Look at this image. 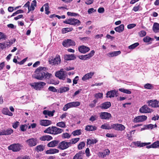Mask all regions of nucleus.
Segmentation results:
<instances>
[{
  "instance_id": "59",
  "label": "nucleus",
  "mask_w": 159,
  "mask_h": 159,
  "mask_svg": "<svg viewBox=\"0 0 159 159\" xmlns=\"http://www.w3.org/2000/svg\"><path fill=\"white\" fill-rule=\"evenodd\" d=\"M19 124V122L18 121H16V122L13 123L12 126L13 128L16 129L17 128Z\"/></svg>"
},
{
  "instance_id": "11",
  "label": "nucleus",
  "mask_w": 159,
  "mask_h": 159,
  "mask_svg": "<svg viewBox=\"0 0 159 159\" xmlns=\"http://www.w3.org/2000/svg\"><path fill=\"white\" fill-rule=\"evenodd\" d=\"M106 97L110 98H113L115 97H117L118 95V91L115 89L108 91Z\"/></svg>"
},
{
  "instance_id": "40",
  "label": "nucleus",
  "mask_w": 159,
  "mask_h": 159,
  "mask_svg": "<svg viewBox=\"0 0 159 159\" xmlns=\"http://www.w3.org/2000/svg\"><path fill=\"white\" fill-rule=\"evenodd\" d=\"M44 147L42 145L37 146L35 148L36 150L38 152H41L43 151L44 149Z\"/></svg>"
},
{
  "instance_id": "13",
  "label": "nucleus",
  "mask_w": 159,
  "mask_h": 159,
  "mask_svg": "<svg viewBox=\"0 0 159 159\" xmlns=\"http://www.w3.org/2000/svg\"><path fill=\"white\" fill-rule=\"evenodd\" d=\"M147 118V116H139L133 119V122L136 123L142 122L145 120Z\"/></svg>"
},
{
  "instance_id": "1",
  "label": "nucleus",
  "mask_w": 159,
  "mask_h": 159,
  "mask_svg": "<svg viewBox=\"0 0 159 159\" xmlns=\"http://www.w3.org/2000/svg\"><path fill=\"white\" fill-rule=\"evenodd\" d=\"M46 68L40 67L35 71L34 78L38 80H43L44 79H49L52 75L45 71Z\"/></svg>"
},
{
  "instance_id": "3",
  "label": "nucleus",
  "mask_w": 159,
  "mask_h": 159,
  "mask_svg": "<svg viewBox=\"0 0 159 159\" xmlns=\"http://www.w3.org/2000/svg\"><path fill=\"white\" fill-rule=\"evenodd\" d=\"M63 131L62 129L56 126L49 127L44 131V132L48 134L57 135L60 134Z\"/></svg>"
},
{
  "instance_id": "5",
  "label": "nucleus",
  "mask_w": 159,
  "mask_h": 159,
  "mask_svg": "<svg viewBox=\"0 0 159 159\" xmlns=\"http://www.w3.org/2000/svg\"><path fill=\"white\" fill-rule=\"evenodd\" d=\"M46 84L44 82H39L30 84V85L35 89L40 90Z\"/></svg>"
},
{
  "instance_id": "29",
  "label": "nucleus",
  "mask_w": 159,
  "mask_h": 159,
  "mask_svg": "<svg viewBox=\"0 0 159 159\" xmlns=\"http://www.w3.org/2000/svg\"><path fill=\"white\" fill-rule=\"evenodd\" d=\"M36 1L35 0H33L31 3L30 7H29V11L28 13L30 12V11H34V10L35 7L36 6Z\"/></svg>"
},
{
  "instance_id": "15",
  "label": "nucleus",
  "mask_w": 159,
  "mask_h": 159,
  "mask_svg": "<svg viewBox=\"0 0 159 159\" xmlns=\"http://www.w3.org/2000/svg\"><path fill=\"white\" fill-rule=\"evenodd\" d=\"M148 104V106L152 107H159V101L156 100H150L147 102Z\"/></svg>"
},
{
  "instance_id": "44",
  "label": "nucleus",
  "mask_w": 159,
  "mask_h": 159,
  "mask_svg": "<svg viewBox=\"0 0 159 159\" xmlns=\"http://www.w3.org/2000/svg\"><path fill=\"white\" fill-rule=\"evenodd\" d=\"M73 30L72 28H63L62 30V32L63 34H65L67 32Z\"/></svg>"
},
{
  "instance_id": "58",
  "label": "nucleus",
  "mask_w": 159,
  "mask_h": 159,
  "mask_svg": "<svg viewBox=\"0 0 159 159\" xmlns=\"http://www.w3.org/2000/svg\"><path fill=\"white\" fill-rule=\"evenodd\" d=\"M48 89L49 91L53 92H56L57 91V90L53 86H50L48 88Z\"/></svg>"
},
{
  "instance_id": "36",
  "label": "nucleus",
  "mask_w": 159,
  "mask_h": 159,
  "mask_svg": "<svg viewBox=\"0 0 159 159\" xmlns=\"http://www.w3.org/2000/svg\"><path fill=\"white\" fill-rule=\"evenodd\" d=\"M98 141L96 139H87V143L88 145L94 144L98 142Z\"/></svg>"
},
{
  "instance_id": "28",
  "label": "nucleus",
  "mask_w": 159,
  "mask_h": 159,
  "mask_svg": "<svg viewBox=\"0 0 159 159\" xmlns=\"http://www.w3.org/2000/svg\"><path fill=\"white\" fill-rule=\"evenodd\" d=\"M152 30L155 33L159 32V24L154 23L152 27Z\"/></svg>"
},
{
  "instance_id": "61",
  "label": "nucleus",
  "mask_w": 159,
  "mask_h": 159,
  "mask_svg": "<svg viewBox=\"0 0 159 159\" xmlns=\"http://www.w3.org/2000/svg\"><path fill=\"white\" fill-rule=\"evenodd\" d=\"M96 10L93 8H91L88 9V12L89 14H90L96 11Z\"/></svg>"
},
{
  "instance_id": "64",
  "label": "nucleus",
  "mask_w": 159,
  "mask_h": 159,
  "mask_svg": "<svg viewBox=\"0 0 159 159\" xmlns=\"http://www.w3.org/2000/svg\"><path fill=\"white\" fill-rule=\"evenodd\" d=\"M17 159H30L29 157L25 156L24 157H17Z\"/></svg>"
},
{
  "instance_id": "21",
  "label": "nucleus",
  "mask_w": 159,
  "mask_h": 159,
  "mask_svg": "<svg viewBox=\"0 0 159 159\" xmlns=\"http://www.w3.org/2000/svg\"><path fill=\"white\" fill-rule=\"evenodd\" d=\"M94 74V72H91L85 74L82 78V80L84 81L91 78Z\"/></svg>"
},
{
  "instance_id": "54",
  "label": "nucleus",
  "mask_w": 159,
  "mask_h": 159,
  "mask_svg": "<svg viewBox=\"0 0 159 159\" xmlns=\"http://www.w3.org/2000/svg\"><path fill=\"white\" fill-rule=\"evenodd\" d=\"M95 97L97 99L102 98H103V93H97L95 94Z\"/></svg>"
},
{
  "instance_id": "51",
  "label": "nucleus",
  "mask_w": 159,
  "mask_h": 159,
  "mask_svg": "<svg viewBox=\"0 0 159 159\" xmlns=\"http://www.w3.org/2000/svg\"><path fill=\"white\" fill-rule=\"evenodd\" d=\"M98 116L96 115L92 116L89 119V120L93 122L98 119Z\"/></svg>"
},
{
  "instance_id": "14",
  "label": "nucleus",
  "mask_w": 159,
  "mask_h": 159,
  "mask_svg": "<svg viewBox=\"0 0 159 159\" xmlns=\"http://www.w3.org/2000/svg\"><path fill=\"white\" fill-rule=\"evenodd\" d=\"M75 43L73 40L70 39L65 40L62 42L63 45L65 47H68L70 46H74Z\"/></svg>"
},
{
  "instance_id": "56",
  "label": "nucleus",
  "mask_w": 159,
  "mask_h": 159,
  "mask_svg": "<svg viewBox=\"0 0 159 159\" xmlns=\"http://www.w3.org/2000/svg\"><path fill=\"white\" fill-rule=\"evenodd\" d=\"M67 15L69 16H79V14L77 13L74 12H67Z\"/></svg>"
},
{
  "instance_id": "50",
  "label": "nucleus",
  "mask_w": 159,
  "mask_h": 159,
  "mask_svg": "<svg viewBox=\"0 0 159 159\" xmlns=\"http://www.w3.org/2000/svg\"><path fill=\"white\" fill-rule=\"evenodd\" d=\"M73 107H75L79 106L80 105V102H71Z\"/></svg>"
},
{
  "instance_id": "43",
  "label": "nucleus",
  "mask_w": 159,
  "mask_h": 159,
  "mask_svg": "<svg viewBox=\"0 0 159 159\" xmlns=\"http://www.w3.org/2000/svg\"><path fill=\"white\" fill-rule=\"evenodd\" d=\"M81 129H77L72 132V134L74 136L80 135L81 134Z\"/></svg>"
},
{
  "instance_id": "34",
  "label": "nucleus",
  "mask_w": 159,
  "mask_h": 159,
  "mask_svg": "<svg viewBox=\"0 0 159 159\" xmlns=\"http://www.w3.org/2000/svg\"><path fill=\"white\" fill-rule=\"evenodd\" d=\"M115 30L116 32L120 33L122 32L124 30V25L123 24H121L119 26L116 27Z\"/></svg>"
},
{
  "instance_id": "49",
  "label": "nucleus",
  "mask_w": 159,
  "mask_h": 159,
  "mask_svg": "<svg viewBox=\"0 0 159 159\" xmlns=\"http://www.w3.org/2000/svg\"><path fill=\"white\" fill-rule=\"evenodd\" d=\"M70 136L71 135L67 133H63L62 135V137L64 139H68L70 138Z\"/></svg>"
},
{
  "instance_id": "48",
  "label": "nucleus",
  "mask_w": 159,
  "mask_h": 159,
  "mask_svg": "<svg viewBox=\"0 0 159 159\" xmlns=\"http://www.w3.org/2000/svg\"><path fill=\"white\" fill-rule=\"evenodd\" d=\"M85 146V143L84 142L80 143L78 145V148L80 150L82 149Z\"/></svg>"
},
{
  "instance_id": "53",
  "label": "nucleus",
  "mask_w": 159,
  "mask_h": 159,
  "mask_svg": "<svg viewBox=\"0 0 159 159\" xmlns=\"http://www.w3.org/2000/svg\"><path fill=\"white\" fill-rule=\"evenodd\" d=\"M80 138H77L73 139L71 140L70 143H71V146L72 144H75L79 140H80Z\"/></svg>"
},
{
  "instance_id": "26",
  "label": "nucleus",
  "mask_w": 159,
  "mask_h": 159,
  "mask_svg": "<svg viewBox=\"0 0 159 159\" xmlns=\"http://www.w3.org/2000/svg\"><path fill=\"white\" fill-rule=\"evenodd\" d=\"M64 58L65 60L68 61L71 60H74L75 59L76 57L74 54L66 55L64 56Z\"/></svg>"
},
{
  "instance_id": "39",
  "label": "nucleus",
  "mask_w": 159,
  "mask_h": 159,
  "mask_svg": "<svg viewBox=\"0 0 159 159\" xmlns=\"http://www.w3.org/2000/svg\"><path fill=\"white\" fill-rule=\"evenodd\" d=\"M144 87L145 89H152L154 88L153 85L149 83L145 84Z\"/></svg>"
},
{
  "instance_id": "10",
  "label": "nucleus",
  "mask_w": 159,
  "mask_h": 159,
  "mask_svg": "<svg viewBox=\"0 0 159 159\" xmlns=\"http://www.w3.org/2000/svg\"><path fill=\"white\" fill-rule=\"evenodd\" d=\"M61 61V59L59 55H57L53 59H51L49 61V64L52 65H57L60 64Z\"/></svg>"
},
{
  "instance_id": "52",
  "label": "nucleus",
  "mask_w": 159,
  "mask_h": 159,
  "mask_svg": "<svg viewBox=\"0 0 159 159\" xmlns=\"http://www.w3.org/2000/svg\"><path fill=\"white\" fill-rule=\"evenodd\" d=\"M139 45V43H135L129 46V49H134L135 47L138 46Z\"/></svg>"
},
{
  "instance_id": "37",
  "label": "nucleus",
  "mask_w": 159,
  "mask_h": 159,
  "mask_svg": "<svg viewBox=\"0 0 159 159\" xmlns=\"http://www.w3.org/2000/svg\"><path fill=\"white\" fill-rule=\"evenodd\" d=\"M119 90L121 92L128 94H130L131 93V91L129 90L125 89L124 88H120Z\"/></svg>"
},
{
  "instance_id": "9",
  "label": "nucleus",
  "mask_w": 159,
  "mask_h": 159,
  "mask_svg": "<svg viewBox=\"0 0 159 159\" xmlns=\"http://www.w3.org/2000/svg\"><path fill=\"white\" fill-rule=\"evenodd\" d=\"M55 76L60 79L65 80L66 76L64 69H61L60 70L57 71L55 73Z\"/></svg>"
},
{
  "instance_id": "6",
  "label": "nucleus",
  "mask_w": 159,
  "mask_h": 159,
  "mask_svg": "<svg viewBox=\"0 0 159 159\" xmlns=\"http://www.w3.org/2000/svg\"><path fill=\"white\" fill-rule=\"evenodd\" d=\"M22 146L20 143H14L8 147V148L9 150H11L14 152H17L20 151Z\"/></svg>"
},
{
  "instance_id": "33",
  "label": "nucleus",
  "mask_w": 159,
  "mask_h": 159,
  "mask_svg": "<svg viewBox=\"0 0 159 159\" xmlns=\"http://www.w3.org/2000/svg\"><path fill=\"white\" fill-rule=\"evenodd\" d=\"M2 113L5 115L12 116H13V113L11 112L8 108H4L2 110Z\"/></svg>"
},
{
  "instance_id": "23",
  "label": "nucleus",
  "mask_w": 159,
  "mask_h": 159,
  "mask_svg": "<svg viewBox=\"0 0 159 159\" xmlns=\"http://www.w3.org/2000/svg\"><path fill=\"white\" fill-rule=\"evenodd\" d=\"M121 52L120 50L117 51H114L108 53L107 54V56L109 57H113L117 56L120 54Z\"/></svg>"
},
{
  "instance_id": "45",
  "label": "nucleus",
  "mask_w": 159,
  "mask_h": 159,
  "mask_svg": "<svg viewBox=\"0 0 159 159\" xmlns=\"http://www.w3.org/2000/svg\"><path fill=\"white\" fill-rule=\"evenodd\" d=\"M69 89L68 87H62L60 88V93H62L63 92H66L67 91H68Z\"/></svg>"
},
{
  "instance_id": "42",
  "label": "nucleus",
  "mask_w": 159,
  "mask_h": 159,
  "mask_svg": "<svg viewBox=\"0 0 159 159\" xmlns=\"http://www.w3.org/2000/svg\"><path fill=\"white\" fill-rule=\"evenodd\" d=\"M110 153V151L108 149L105 150L102 153L101 156L102 157H104L106 156L107 155H108Z\"/></svg>"
},
{
  "instance_id": "38",
  "label": "nucleus",
  "mask_w": 159,
  "mask_h": 159,
  "mask_svg": "<svg viewBox=\"0 0 159 159\" xmlns=\"http://www.w3.org/2000/svg\"><path fill=\"white\" fill-rule=\"evenodd\" d=\"M56 125L62 128H65L66 127V122L64 121H61L57 123Z\"/></svg>"
},
{
  "instance_id": "16",
  "label": "nucleus",
  "mask_w": 159,
  "mask_h": 159,
  "mask_svg": "<svg viewBox=\"0 0 159 159\" xmlns=\"http://www.w3.org/2000/svg\"><path fill=\"white\" fill-rule=\"evenodd\" d=\"M95 52L94 50H92L88 54L82 55L79 56L80 59L83 60H86L87 59H89L92 57L94 54Z\"/></svg>"
},
{
  "instance_id": "20",
  "label": "nucleus",
  "mask_w": 159,
  "mask_h": 159,
  "mask_svg": "<svg viewBox=\"0 0 159 159\" xmlns=\"http://www.w3.org/2000/svg\"><path fill=\"white\" fill-rule=\"evenodd\" d=\"M52 123L51 120H42L40 121V125L43 126H48L51 125Z\"/></svg>"
},
{
  "instance_id": "12",
  "label": "nucleus",
  "mask_w": 159,
  "mask_h": 159,
  "mask_svg": "<svg viewBox=\"0 0 159 159\" xmlns=\"http://www.w3.org/2000/svg\"><path fill=\"white\" fill-rule=\"evenodd\" d=\"M153 110L149 108L147 105H144L139 109V111L142 113H149L153 111Z\"/></svg>"
},
{
  "instance_id": "32",
  "label": "nucleus",
  "mask_w": 159,
  "mask_h": 159,
  "mask_svg": "<svg viewBox=\"0 0 159 159\" xmlns=\"http://www.w3.org/2000/svg\"><path fill=\"white\" fill-rule=\"evenodd\" d=\"M97 128L95 126L88 125L86 126L85 130L87 131H93L97 129Z\"/></svg>"
},
{
  "instance_id": "24",
  "label": "nucleus",
  "mask_w": 159,
  "mask_h": 159,
  "mask_svg": "<svg viewBox=\"0 0 159 159\" xmlns=\"http://www.w3.org/2000/svg\"><path fill=\"white\" fill-rule=\"evenodd\" d=\"M52 139V137L49 135L43 136L39 138V139L42 141H50Z\"/></svg>"
},
{
  "instance_id": "2",
  "label": "nucleus",
  "mask_w": 159,
  "mask_h": 159,
  "mask_svg": "<svg viewBox=\"0 0 159 159\" xmlns=\"http://www.w3.org/2000/svg\"><path fill=\"white\" fill-rule=\"evenodd\" d=\"M101 128L103 129H113L116 130L122 131L125 129V126L121 124L106 123L102 125Z\"/></svg>"
},
{
  "instance_id": "4",
  "label": "nucleus",
  "mask_w": 159,
  "mask_h": 159,
  "mask_svg": "<svg viewBox=\"0 0 159 159\" xmlns=\"http://www.w3.org/2000/svg\"><path fill=\"white\" fill-rule=\"evenodd\" d=\"M63 23L74 26H78L80 24L79 20L74 18H70L63 21Z\"/></svg>"
},
{
  "instance_id": "63",
  "label": "nucleus",
  "mask_w": 159,
  "mask_h": 159,
  "mask_svg": "<svg viewBox=\"0 0 159 159\" xmlns=\"http://www.w3.org/2000/svg\"><path fill=\"white\" fill-rule=\"evenodd\" d=\"M79 77L78 76H76L74 79L73 80V85H74V84H76L77 83V81L78 80Z\"/></svg>"
},
{
  "instance_id": "8",
  "label": "nucleus",
  "mask_w": 159,
  "mask_h": 159,
  "mask_svg": "<svg viewBox=\"0 0 159 159\" xmlns=\"http://www.w3.org/2000/svg\"><path fill=\"white\" fill-rule=\"evenodd\" d=\"M26 142L30 147H33L36 146L38 143L37 139L36 138H32L27 140Z\"/></svg>"
},
{
  "instance_id": "19",
  "label": "nucleus",
  "mask_w": 159,
  "mask_h": 159,
  "mask_svg": "<svg viewBox=\"0 0 159 159\" xmlns=\"http://www.w3.org/2000/svg\"><path fill=\"white\" fill-rule=\"evenodd\" d=\"M84 154V152L80 151L74 156L73 159H83V156Z\"/></svg>"
},
{
  "instance_id": "7",
  "label": "nucleus",
  "mask_w": 159,
  "mask_h": 159,
  "mask_svg": "<svg viewBox=\"0 0 159 159\" xmlns=\"http://www.w3.org/2000/svg\"><path fill=\"white\" fill-rule=\"evenodd\" d=\"M70 146H71L70 142H67L63 141L59 144L58 148L61 150H64Z\"/></svg>"
},
{
  "instance_id": "18",
  "label": "nucleus",
  "mask_w": 159,
  "mask_h": 159,
  "mask_svg": "<svg viewBox=\"0 0 159 159\" xmlns=\"http://www.w3.org/2000/svg\"><path fill=\"white\" fill-rule=\"evenodd\" d=\"M100 116L102 119H108L111 117V115L108 113L103 112L101 113Z\"/></svg>"
},
{
  "instance_id": "17",
  "label": "nucleus",
  "mask_w": 159,
  "mask_h": 159,
  "mask_svg": "<svg viewBox=\"0 0 159 159\" xmlns=\"http://www.w3.org/2000/svg\"><path fill=\"white\" fill-rule=\"evenodd\" d=\"M13 131L12 129L9 128L6 130L0 131V135H10L13 133Z\"/></svg>"
},
{
  "instance_id": "47",
  "label": "nucleus",
  "mask_w": 159,
  "mask_h": 159,
  "mask_svg": "<svg viewBox=\"0 0 159 159\" xmlns=\"http://www.w3.org/2000/svg\"><path fill=\"white\" fill-rule=\"evenodd\" d=\"M152 147L153 148H157L159 147V141H157L154 142L152 144Z\"/></svg>"
},
{
  "instance_id": "46",
  "label": "nucleus",
  "mask_w": 159,
  "mask_h": 159,
  "mask_svg": "<svg viewBox=\"0 0 159 159\" xmlns=\"http://www.w3.org/2000/svg\"><path fill=\"white\" fill-rule=\"evenodd\" d=\"M16 39H14L13 41H9L5 43V45H4V47H8L10 46L11 45L14 43L15 42Z\"/></svg>"
},
{
  "instance_id": "55",
  "label": "nucleus",
  "mask_w": 159,
  "mask_h": 159,
  "mask_svg": "<svg viewBox=\"0 0 159 159\" xmlns=\"http://www.w3.org/2000/svg\"><path fill=\"white\" fill-rule=\"evenodd\" d=\"M139 36L141 37H143L145 36L146 34V33L144 30H143L139 33Z\"/></svg>"
},
{
  "instance_id": "35",
  "label": "nucleus",
  "mask_w": 159,
  "mask_h": 159,
  "mask_svg": "<svg viewBox=\"0 0 159 159\" xmlns=\"http://www.w3.org/2000/svg\"><path fill=\"white\" fill-rule=\"evenodd\" d=\"M73 107L71 102L67 103L65 105L63 108V110L64 111H66L68 109Z\"/></svg>"
},
{
  "instance_id": "22",
  "label": "nucleus",
  "mask_w": 159,
  "mask_h": 159,
  "mask_svg": "<svg viewBox=\"0 0 159 159\" xmlns=\"http://www.w3.org/2000/svg\"><path fill=\"white\" fill-rule=\"evenodd\" d=\"M55 112V110L50 111L48 110H45L43 111V113L44 115H47L49 117H52L54 115V113Z\"/></svg>"
},
{
  "instance_id": "57",
  "label": "nucleus",
  "mask_w": 159,
  "mask_h": 159,
  "mask_svg": "<svg viewBox=\"0 0 159 159\" xmlns=\"http://www.w3.org/2000/svg\"><path fill=\"white\" fill-rule=\"evenodd\" d=\"M78 50H90V49L86 46L84 45H82L78 47Z\"/></svg>"
},
{
  "instance_id": "60",
  "label": "nucleus",
  "mask_w": 159,
  "mask_h": 159,
  "mask_svg": "<svg viewBox=\"0 0 159 159\" xmlns=\"http://www.w3.org/2000/svg\"><path fill=\"white\" fill-rule=\"evenodd\" d=\"M136 25L135 24H131L127 25V28L129 29H131L134 27Z\"/></svg>"
},
{
  "instance_id": "41",
  "label": "nucleus",
  "mask_w": 159,
  "mask_h": 159,
  "mask_svg": "<svg viewBox=\"0 0 159 159\" xmlns=\"http://www.w3.org/2000/svg\"><path fill=\"white\" fill-rule=\"evenodd\" d=\"M153 40V39L149 36H147L143 39V41L145 43H149L152 42Z\"/></svg>"
},
{
  "instance_id": "62",
  "label": "nucleus",
  "mask_w": 159,
  "mask_h": 159,
  "mask_svg": "<svg viewBox=\"0 0 159 159\" xmlns=\"http://www.w3.org/2000/svg\"><path fill=\"white\" fill-rule=\"evenodd\" d=\"M26 126L25 125H22L20 126L21 130L22 131H24L26 130Z\"/></svg>"
},
{
  "instance_id": "31",
  "label": "nucleus",
  "mask_w": 159,
  "mask_h": 159,
  "mask_svg": "<svg viewBox=\"0 0 159 159\" xmlns=\"http://www.w3.org/2000/svg\"><path fill=\"white\" fill-rule=\"evenodd\" d=\"M58 141L55 140L50 142L48 144V146L49 147H54L57 146L58 143Z\"/></svg>"
},
{
  "instance_id": "25",
  "label": "nucleus",
  "mask_w": 159,
  "mask_h": 159,
  "mask_svg": "<svg viewBox=\"0 0 159 159\" xmlns=\"http://www.w3.org/2000/svg\"><path fill=\"white\" fill-rule=\"evenodd\" d=\"M151 144V143H141L140 141H137V142H135L134 143V144L136 146H137L138 147H143L145 146H147L148 145H149Z\"/></svg>"
},
{
  "instance_id": "30",
  "label": "nucleus",
  "mask_w": 159,
  "mask_h": 159,
  "mask_svg": "<svg viewBox=\"0 0 159 159\" xmlns=\"http://www.w3.org/2000/svg\"><path fill=\"white\" fill-rule=\"evenodd\" d=\"M59 150L56 149H50L46 152V154H53L59 152Z\"/></svg>"
},
{
  "instance_id": "27",
  "label": "nucleus",
  "mask_w": 159,
  "mask_h": 159,
  "mask_svg": "<svg viewBox=\"0 0 159 159\" xmlns=\"http://www.w3.org/2000/svg\"><path fill=\"white\" fill-rule=\"evenodd\" d=\"M111 106V103L110 102H107L102 103L100 106L102 109H107Z\"/></svg>"
}]
</instances>
